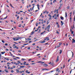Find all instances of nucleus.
Returning a JSON list of instances; mask_svg holds the SVG:
<instances>
[{
	"label": "nucleus",
	"instance_id": "obj_1",
	"mask_svg": "<svg viewBox=\"0 0 75 75\" xmlns=\"http://www.w3.org/2000/svg\"><path fill=\"white\" fill-rule=\"evenodd\" d=\"M38 62V63H40L42 65L43 64H44L45 63L44 62H43L42 61H38V62Z\"/></svg>",
	"mask_w": 75,
	"mask_h": 75
},
{
	"label": "nucleus",
	"instance_id": "obj_2",
	"mask_svg": "<svg viewBox=\"0 0 75 75\" xmlns=\"http://www.w3.org/2000/svg\"><path fill=\"white\" fill-rule=\"evenodd\" d=\"M50 25H49L48 26H47V29H50Z\"/></svg>",
	"mask_w": 75,
	"mask_h": 75
},
{
	"label": "nucleus",
	"instance_id": "obj_3",
	"mask_svg": "<svg viewBox=\"0 0 75 75\" xmlns=\"http://www.w3.org/2000/svg\"><path fill=\"white\" fill-rule=\"evenodd\" d=\"M59 61V57H57L56 62H58Z\"/></svg>",
	"mask_w": 75,
	"mask_h": 75
},
{
	"label": "nucleus",
	"instance_id": "obj_4",
	"mask_svg": "<svg viewBox=\"0 0 75 75\" xmlns=\"http://www.w3.org/2000/svg\"><path fill=\"white\" fill-rule=\"evenodd\" d=\"M43 66H44V67H48V64H43Z\"/></svg>",
	"mask_w": 75,
	"mask_h": 75
},
{
	"label": "nucleus",
	"instance_id": "obj_5",
	"mask_svg": "<svg viewBox=\"0 0 75 75\" xmlns=\"http://www.w3.org/2000/svg\"><path fill=\"white\" fill-rule=\"evenodd\" d=\"M16 72H17V73H19V72H20V71H19V70L16 69Z\"/></svg>",
	"mask_w": 75,
	"mask_h": 75
},
{
	"label": "nucleus",
	"instance_id": "obj_6",
	"mask_svg": "<svg viewBox=\"0 0 75 75\" xmlns=\"http://www.w3.org/2000/svg\"><path fill=\"white\" fill-rule=\"evenodd\" d=\"M28 70H26V73H28V74H30V72H28Z\"/></svg>",
	"mask_w": 75,
	"mask_h": 75
},
{
	"label": "nucleus",
	"instance_id": "obj_7",
	"mask_svg": "<svg viewBox=\"0 0 75 75\" xmlns=\"http://www.w3.org/2000/svg\"><path fill=\"white\" fill-rule=\"evenodd\" d=\"M25 66H20V67L21 68H24Z\"/></svg>",
	"mask_w": 75,
	"mask_h": 75
},
{
	"label": "nucleus",
	"instance_id": "obj_8",
	"mask_svg": "<svg viewBox=\"0 0 75 75\" xmlns=\"http://www.w3.org/2000/svg\"><path fill=\"white\" fill-rule=\"evenodd\" d=\"M61 23L62 24V25H63V24H64V23L62 22V21H61Z\"/></svg>",
	"mask_w": 75,
	"mask_h": 75
},
{
	"label": "nucleus",
	"instance_id": "obj_9",
	"mask_svg": "<svg viewBox=\"0 0 75 75\" xmlns=\"http://www.w3.org/2000/svg\"><path fill=\"white\" fill-rule=\"evenodd\" d=\"M56 11H58V10L57 9V10L56 9H55L54 11V13H56Z\"/></svg>",
	"mask_w": 75,
	"mask_h": 75
},
{
	"label": "nucleus",
	"instance_id": "obj_10",
	"mask_svg": "<svg viewBox=\"0 0 75 75\" xmlns=\"http://www.w3.org/2000/svg\"><path fill=\"white\" fill-rule=\"evenodd\" d=\"M4 71H5L6 73L8 72V71L7 69H5Z\"/></svg>",
	"mask_w": 75,
	"mask_h": 75
},
{
	"label": "nucleus",
	"instance_id": "obj_11",
	"mask_svg": "<svg viewBox=\"0 0 75 75\" xmlns=\"http://www.w3.org/2000/svg\"><path fill=\"white\" fill-rule=\"evenodd\" d=\"M72 40H73L72 43H74V42H75V40H74V39H73Z\"/></svg>",
	"mask_w": 75,
	"mask_h": 75
},
{
	"label": "nucleus",
	"instance_id": "obj_12",
	"mask_svg": "<svg viewBox=\"0 0 75 75\" xmlns=\"http://www.w3.org/2000/svg\"><path fill=\"white\" fill-rule=\"evenodd\" d=\"M21 60L22 61H25V60H26V59H23V58H22L21 59Z\"/></svg>",
	"mask_w": 75,
	"mask_h": 75
},
{
	"label": "nucleus",
	"instance_id": "obj_13",
	"mask_svg": "<svg viewBox=\"0 0 75 75\" xmlns=\"http://www.w3.org/2000/svg\"><path fill=\"white\" fill-rule=\"evenodd\" d=\"M60 18L61 20H63V19H64V17L61 16L60 17Z\"/></svg>",
	"mask_w": 75,
	"mask_h": 75
},
{
	"label": "nucleus",
	"instance_id": "obj_14",
	"mask_svg": "<svg viewBox=\"0 0 75 75\" xmlns=\"http://www.w3.org/2000/svg\"><path fill=\"white\" fill-rule=\"evenodd\" d=\"M48 16H49L50 18H51L52 17V16H51L50 14H49Z\"/></svg>",
	"mask_w": 75,
	"mask_h": 75
},
{
	"label": "nucleus",
	"instance_id": "obj_15",
	"mask_svg": "<svg viewBox=\"0 0 75 75\" xmlns=\"http://www.w3.org/2000/svg\"><path fill=\"white\" fill-rule=\"evenodd\" d=\"M44 42H45V40H43V41L41 42V43H44Z\"/></svg>",
	"mask_w": 75,
	"mask_h": 75
},
{
	"label": "nucleus",
	"instance_id": "obj_16",
	"mask_svg": "<svg viewBox=\"0 0 75 75\" xmlns=\"http://www.w3.org/2000/svg\"><path fill=\"white\" fill-rule=\"evenodd\" d=\"M1 53L2 54H4V53H6V52H1Z\"/></svg>",
	"mask_w": 75,
	"mask_h": 75
},
{
	"label": "nucleus",
	"instance_id": "obj_17",
	"mask_svg": "<svg viewBox=\"0 0 75 75\" xmlns=\"http://www.w3.org/2000/svg\"><path fill=\"white\" fill-rule=\"evenodd\" d=\"M65 14L66 15L65 16V17H67V12L65 13Z\"/></svg>",
	"mask_w": 75,
	"mask_h": 75
},
{
	"label": "nucleus",
	"instance_id": "obj_18",
	"mask_svg": "<svg viewBox=\"0 0 75 75\" xmlns=\"http://www.w3.org/2000/svg\"><path fill=\"white\" fill-rule=\"evenodd\" d=\"M34 32L32 31L31 32V33L30 34V35H32L33 34H34Z\"/></svg>",
	"mask_w": 75,
	"mask_h": 75
},
{
	"label": "nucleus",
	"instance_id": "obj_19",
	"mask_svg": "<svg viewBox=\"0 0 75 75\" xmlns=\"http://www.w3.org/2000/svg\"><path fill=\"white\" fill-rule=\"evenodd\" d=\"M61 53H62V50H60V51L59 52L60 54H61Z\"/></svg>",
	"mask_w": 75,
	"mask_h": 75
},
{
	"label": "nucleus",
	"instance_id": "obj_20",
	"mask_svg": "<svg viewBox=\"0 0 75 75\" xmlns=\"http://www.w3.org/2000/svg\"><path fill=\"white\" fill-rule=\"evenodd\" d=\"M36 26H38V23H36Z\"/></svg>",
	"mask_w": 75,
	"mask_h": 75
},
{
	"label": "nucleus",
	"instance_id": "obj_21",
	"mask_svg": "<svg viewBox=\"0 0 75 75\" xmlns=\"http://www.w3.org/2000/svg\"><path fill=\"white\" fill-rule=\"evenodd\" d=\"M16 58L17 59H20V57H16Z\"/></svg>",
	"mask_w": 75,
	"mask_h": 75
},
{
	"label": "nucleus",
	"instance_id": "obj_22",
	"mask_svg": "<svg viewBox=\"0 0 75 75\" xmlns=\"http://www.w3.org/2000/svg\"><path fill=\"white\" fill-rule=\"evenodd\" d=\"M10 6H11V7H12V8H14V7H13V6H12V5H11V4H10Z\"/></svg>",
	"mask_w": 75,
	"mask_h": 75
},
{
	"label": "nucleus",
	"instance_id": "obj_23",
	"mask_svg": "<svg viewBox=\"0 0 75 75\" xmlns=\"http://www.w3.org/2000/svg\"><path fill=\"white\" fill-rule=\"evenodd\" d=\"M27 40H31V39L30 38H28L27 39Z\"/></svg>",
	"mask_w": 75,
	"mask_h": 75
},
{
	"label": "nucleus",
	"instance_id": "obj_24",
	"mask_svg": "<svg viewBox=\"0 0 75 75\" xmlns=\"http://www.w3.org/2000/svg\"><path fill=\"white\" fill-rule=\"evenodd\" d=\"M59 71V68H57L56 69V71Z\"/></svg>",
	"mask_w": 75,
	"mask_h": 75
},
{
	"label": "nucleus",
	"instance_id": "obj_25",
	"mask_svg": "<svg viewBox=\"0 0 75 75\" xmlns=\"http://www.w3.org/2000/svg\"><path fill=\"white\" fill-rule=\"evenodd\" d=\"M11 72L12 73H13V72H14V71H13V70H12L11 71Z\"/></svg>",
	"mask_w": 75,
	"mask_h": 75
},
{
	"label": "nucleus",
	"instance_id": "obj_26",
	"mask_svg": "<svg viewBox=\"0 0 75 75\" xmlns=\"http://www.w3.org/2000/svg\"><path fill=\"white\" fill-rule=\"evenodd\" d=\"M13 40H14V41H16V39L15 38H13Z\"/></svg>",
	"mask_w": 75,
	"mask_h": 75
},
{
	"label": "nucleus",
	"instance_id": "obj_27",
	"mask_svg": "<svg viewBox=\"0 0 75 75\" xmlns=\"http://www.w3.org/2000/svg\"><path fill=\"white\" fill-rule=\"evenodd\" d=\"M56 33H57V34H59V32L58 31H57V30H56Z\"/></svg>",
	"mask_w": 75,
	"mask_h": 75
},
{
	"label": "nucleus",
	"instance_id": "obj_28",
	"mask_svg": "<svg viewBox=\"0 0 75 75\" xmlns=\"http://www.w3.org/2000/svg\"><path fill=\"white\" fill-rule=\"evenodd\" d=\"M17 40H18V38H16V41H17Z\"/></svg>",
	"mask_w": 75,
	"mask_h": 75
},
{
	"label": "nucleus",
	"instance_id": "obj_29",
	"mask_svg": "<svg viewBox=\"0 0 75 75\" xmlns=\"http://www.w3.org/2000/svg\"><path fill=\"white\" fill-rule=\"evenodd\" d=\"M18 38V39H21V37H19Z\"/></svg>",
	"mask_w": 75,
	"mask_h": 75
},
{
	"label": "nucleus",
	"instance_id": "obj_30",
	"mask_svg": "<svg viewBox=\"0 0 75 75\" xmlns=\"http://www.w3.org/2000/svg\"><path fill=\"white\" fill-rule=\"evenodd\" d=\"M45 69H46V68H44V69H42V71H44V70H45Z\"/></svg>",
	"mask_w": 75,
	"mask_h": 75
},
{
	"label": "nucleus",
	"instance_id": "obj_31",
	"mask_svg": "<svg viewBox=\"0 0 75 75\" xmlns=\"http://www.w3.org/2000/svg\"><path fill=\"white\" fill-rule=\"evenodd\" d=\"M67 9H69V6H68L67 7Z\"/></svg>",
	"mask_w": 75,
	"mask_h": 75
},
{
	"label": "nucleus",
	"instance_id": "obj_32",
	"mask_svg": "<svg viewBox=\"0 0 75 75\" xmlns=\"http://www.w3.org/2000/svg\"><path fill=\"white\" fill-rule=\"evenodd\" d=\"M48 38H48H46L44 39V40H47V38Z\"/></svg>",
	"mask_w": 75,
	"mask_h": 75
},
{
	"label": "nucleus",
	"instance_id": "obj_33",
	"mask_svg": "<svg viewBox=\"0 0 75 75\" xmlns=\"http://www.w3.org/2000/svg\"><path fill=\"white\" fill-rule=\"evenodd\" d=\"M7 18V16H6V17L4 18V19H6V18Z\"/></svg>",
	"mask_w": 75,
	"mask_h": 75
},
{
	"label": "nucleus",
	"instance_id": "obj_34",
	"mask_svg": "<svg viewBox=\"0 0 75 75\" xmlns=\"http://www.w3.org/2000/svg\"><path fill=\"white\" fill-rule=\"evenodd\" d=\"M5 45H6V46L8 45V44L7 43H6L5 44Z\"/></svg>",
	"mask_w": 75,
	"mask_h": 75
},
{
	"label": "nucleus",
	"instance_id": "obj_35",
	"mask_svg": "<svg viewBox=\"0 0 75 75\" xmlns=\"http://www.w3.org/2000/svg\"><path fill=\"white\" fill-rule=\"evenodd\" d=\"M35 64V63H32V65H34V64Z\"/></svg>",
	"mask_w": 75,
	"mask_h": 75
},
{
	"label": "nucleus",
	"instance_id": "obj_36",
	"mask_svg": "<svg viewBox=\"0 0 75 75\" xmlns=\"http://www.w3.org/2000/svg\"><path fill=\"white\" fill-rule=\"evenodd\" d=\"M28 45V43L23 44V45Z\"/></svg>",
	"mask_w": 75,
	"mask_h": 75
},
{
	"label": "nucleus",
	"instance_id": "obj_37",
	"mask_svg": "<svg viewBox=\"0 0 75 75\" xmlns=\"http://www.w3.org/2000/svg\"><path fill=\"white\" fill-rule=\"evenodd\" d=\"M1 41L2 42H3V43H4V40H2Z\"/></svg>",
	"mask_w": 75,
	"mask_h": 75
},
{
	"label": "nucleus",
	"instance_id": "obj_38",
	"mask_svg": "<svg viewBox=\"0 0 75 75\" xmlns=\"http://www.w3.org/2000/svg\"><path fill=\"white\" fill-rule=\"evenodd\" d=\"M72 53V57H73V56H74V53H73V52H71Z\"/></svg>",
	"mask_w": 75,
	"mask_h": 75
},
{
	"label": "nucleus",
	"instance_id": "obj_39",
	"mask_svg": "<svg viewBox=\"0 0 75 75\" xmlns=\"http://www.w3.org/2000/svg\"><path fill=\"white\" fill-rule=\"evenodd\" d=\"M55 1H57L56 0H54V1H53V3H55Z\"/></svg>",
	"mask_w": 75,
	"mask_h": 75
},
{
	"label": "nucleus",
	"instance_id": "obj_40",
	"mask_svg": "<svg viewBox=\"0 0 75 75\" xmlns=\"http://www.w3.org/2000/svg\"><path fill=\"white\" fill-rule=\"evenodd\" d=\"M57 27H58V28H59V24L57 25Z\"/></svg>",
	"mask_w": 75,
	"mask_h": 75
},
{
	"label": "nucleus",
	"instance_id": "obj_41",
	"mask_svg": "<svg viewBox=\"0 0 75 75\" xmlns=\"http://www.w3.org/2000/svg\"><path fill=\"white\" fill-rule=\"evenodd\" d=\"M54 16H55V17H57V14H55L54 15Z\"/></svg>",
	"mask_w": 75,
	"mask_h": 75
},
{
	"label": "nucleus",
	"instance_id": "obj_42",
	"mask_svg": "<svg viewBox=\"0 0 75 75\" xmlns=\"http://www.w3.org/2000/svg\"><path fill=\"white\" fill-rule=\"evenodd\" d=\"M60 45L57 46V48H59V47H60Z\"/></svg>",
	"mask_w": 75,
	"mask_h": 75
},
{
	"label": "nucleus",
	"instance_id": "obj_43",
	"mask_svg": "<svg viewBox=\"0 0 75 75\" xmlns=\"http://www.w3.org/2000/svg\"><path fill=\"white\" fill-rule=\"evenodd\" d=\"M71 34H73L74 33V31H71Z\"/></svg>",
	"mask_w": 75,
	"mask_h": 75
},
{
	"label": "nucleus",
	"instance_id": "obj_44",
	"mask_svg": "<svg viewBox=\"0 0 75 75\" xmlns=\"http://www.w3.org/2000/svg\"><path fill=\"white\" fill-rule=\"evenodd\" d=\"M37 6H38V7H40V5H39V4H38Z\"/></svg>",
	"mask_w": 75,
	"mask_h": 75
},
{
	"label": "nucleus",
	"instance_id": "obj_45",
	"mask_svg": "<svg viewBox=\"0 0 75 75\" xmlns=\"http://www.w3.org/2000/svg\"><path fill=\"white\" fill-rule=\"evenodd\" d=\"M62 44V43H60L59 44V45H61Z\"/></svg>",
	"mask_w": 75,
	"mask_h": 75
},
{
	"label": "nucleus",
	"instance_id": "obj_46",
	"mask_svg": "<svg viewBox=\"0 0 75 75\" xmlns=\"http://www.w3.org/2000/svg\"><path fill=\"white\" fill-rule=\"evenodd\" d=\"M18 64H19V63H16V65H18Z\"/></svg>",
	"mask_w": 75,
	"mask_h": 75
},
{
	"label": "nucleus",
	"instance_id": "obj_47",
	"mask_svg": "<svg viewBox=\"0 0 75 75\" xmlns=\"http://www.w3.org/2000/svg\"><path fill=\"white\" fill-rule=\"evenodd\" d=\"M18 52H21V50H18Z\"/></svg>",
	"mask_w": 75,
	"mask_h": 75
},
{
	"label": "nucleus",
	"instance_id": "obj_48",
	"mask_svg": "<svg viewBox=\"0 0 75 75\" xmlns=\"http://www.w3.org/2000/svg\"><path fill=\"white\" fill-rule=\"evenodd\" d=\"M13 68H16L15 66H13Z\"/></svg>",
	"mask_w": 75,
	"mask_h": 75
},
{
	"label": "nucleus",
	"instance_id": "obj_49",
	"mask_svg": "<svg viewBox=\"0 0 75 75\" xmlns=\"http://www.w3.org/2000/svg\"><path fill=\"white\" fill-rule=\"evenodd\" d=\"M47 41H49V40H50V39L47 38Z\"/></svg>",
	"mask_w": 75,
	"mask_h": 75
},
{
	"label": "nucleus",
	"instance_id": "obj_50",
	"mask_svg": "<svg viewBox=\"0 0 75 75\" xmlns=\"http://www.w3.org/2000/svg\"><path fill=\"white\" fill-rule=\"evenodd\" d=\"M61 8V6H60L59 7V9H60V8Z\"/></svg>",
	"mask_w": 75,
	"mask_h": 75
},
{
	"label": "nucleus",
	"instance_id": "obj_51",
	"mask_svg": "<svg viewBox=\"0 0 75 75\" xmlns=\"http://www.w3.org/2000/svg\"><path fill=\"white\" fill-rule=\"evenodd\" d=\"M40 55V54H37L36 55V56H38V55Z\"/></svg>",
	"mask_w": 75,
	"mask_h": 75
},
{
	"label": "nucleus",
	"instance_id": "obj_52",
	"mask_svg": "<svg viewBox=\"0 0 75 75\" xmlns=\"http://www.w3.org/2000/svg\"><path fill=\"white\" fill-rule=\"evenodd\" d=\"M28 50H30V47H28Z\"/></svg>",
	"mask_w": 75,
	"mask_h": 75
},
{
	"label": "nucleus",
	"instance_id": "obj_53",
	"mask_svg": "<svg viewBox=\"0 0 75 75\" xmlns=\"http://www.w3.org/2000/svg\"><path fill=\"white\" fill-rule=\"evenodd\" d=\"M11 69H13V67H11L10 68Z\"/></svg>",
	"mask_w": 75,
	"mask_h": 75
},
{
	"label": "nucleus",
	"instance_id": "obj_54",
	"mask_svg": "<svg viewBox=\"0 0 75 75\" xmlns=\"http://www.w3.org/2000/svg\"><path fill=\"white\" fill-rule=\"evenodd\" d=\"M17 18L18 19V18H19V16H18L17 17Z\"/></svg>",
	"mask_w": 75,
	"mask_h": 75
},
{
	"label": "nucleus",
	"instance_id": "obj_55",
	"mask_svg": "<svg viewBox=\"0 0 75 75\" xmlns=\"http://www.w3.org/2000/svg\"><path fill=\"white\" fill-rule=\"evenodd\" d=\"M23 18L22 17L21 18V20H23Z\"/></svg>",
	"mask_w": 75,
	"mask_h": 75
},
{
	"label": "nucleus",
	"instance_id": "obj_56",
	"mask_svg": "<svg viewBox=\"0 0 75 75\" xmlns=\"http://www.w3.org/2000/svg\"><path fill=\"white\" fill-rule=\"evenodd\" d=\"M43 34H44L43 32H42V33H41V34L42 35Z\"/></svg>",
	"mask_w": 75,
	"mask_h": 75
},
{
	"label": "nucleus",
	"instance_id": "obj_57",
	"mask_svg": "<svg viewBox=\"0 0 75 75\" xmlns=\"http://www.w3.org/2000/svg\"><path fill=\"white\" fill-rule=\"evenodd\" d=\"M40 26H39L38 27V28L39 29V28H40Z\"/></svg>",
	"mask_w": 75,
	"mask_h": 75
},
{
	"label": "nucleus",
	"instance_id": "obj_58",
	"mask_svg": "<svg viewBox=\"0 0 75 75\" xmlns=\"http://www.w3.org/2000/svg\"><path fill=\"white\" fill-rule=\"evenodd\" d=\"M68 44L67 43L66 45V46H68Z\"/></svg>",
	"mask_w": 75,
	"mask_h": 75
},
{
	"label": "nucleus",
	"instance_id": "obj_59",
	"mask_svg": "<svg viewBox=\"0 0 75 75\" xmlns=\"http://www.w3.org/2000/svg\"><path fill=\"white\" fill-rule=\"evenodd\" d=\"M31 42H32V41H30L29 42V43H30Z\"/></svg>",
	"mask_w": 75,
	"mask_h": 75
},
{
	"label": "nucleus",
	"instance_id": "obj_60",
	"mask_svg": "<svg viewBox=\"0 0 75 75\" xmlns=\"http://www.w3.org/2000/svg\"><path fill=\"white\" fill-rule=\"evenodd\" d=\"M56 24H57V25L59 24H58V22H56Z\"/></svg>",
	"mask_w": 75,
	"mask_h": 75
},
{
	"label": "nucleus",
	"instance_id": "obj_61",
	"mask_svg": "<svg viewBox=\"0 0 75 75\" xmlns=\"http://www.w3.org/2000/svg\"><path fill=\"white\" fill-rule=\"evenodd\" d=\"M70 60H71V59H69L68 60V62H69V61H70Z\"/></svg>",
	"mask_w": 75,
	"mask_h": 75
},
{
	"label": "nucleus",
	"instance_id": "obj_62",
	"mask_svg": "<svg viewBox=\"0 0 75 75\" xmlns=\"http://www.w3.org/2000/svg\"><path fill=\"white\" fill-rule=\"evenodd\" d=\"M17 46H15V47H14V48H17Z\"/></svg>",
	"mask_w": 75,
	"mask_h": 75
},
{
	"label": "nucleus",
	"instance_id": "obj_63",
	"mask_svg": "<svg viewBox=\"0 0 75 75\" xmlns=\"http://www.w3.org/2000/svg\"><path fill=\"white\" fill-rule=\"evenodd\" d=\"M35 43H33V44H32V45H35Z\"/></svg>",
	"mask_w": 75,
	"mask_h": 75
},
{
	"label": "nucleus",
	"instance_id": "obj_64",
	"mask_svg": "<svg viewBox=\"0 0 75 75\" xmlns=\"http://www.w3.org/2000/svg\"><path fill=\"white\" fill-rule=\"evenodd\" d=\"M6 51H8V49H6Z\"/></svg>",
	"mask_w": 75,
	"mask_h": 75
}]
</instances>
